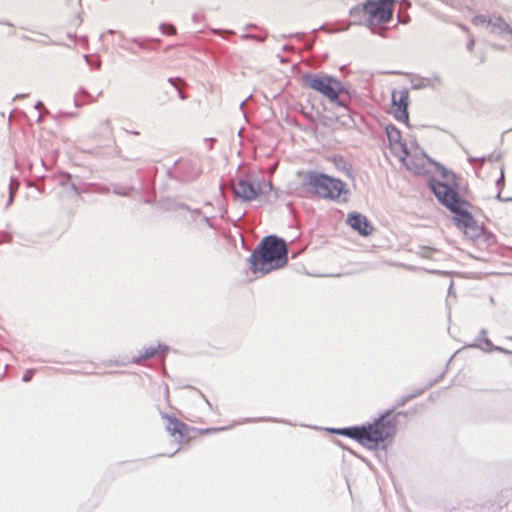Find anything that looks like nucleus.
Here are the masks:
<instances>
[{
  "label": "nucleus",
  "mask_w": 512,
  "mask_h": 512,
  "mask_svg": "<svg viewBox=\"0 0 512 512\" xmlns=\"http://www.w3.org/2000/svg\"><path fill=\"white\" fill-rule=\"evenodd\" d=\"M401 414L402 413L399 412L393 415V410H389L376 419L374 423L363 426L333 429L331 431L355 439L366 448L375 450L381 443L386 440H391L395 436L397 417Z\"/></svg>",
  "instance_id": "nucleus-1"
},
{
  "label": "nucleus",
  "mask_w": 512,
  "mask_h": 512,
  "mask_svg": "<svg viewBox=\"0 0 512 512\" xmlns=\"http://www.w3.org/2000/svg\"><path fill=\"white\" fill-rule=\"evenodd\" d=\"M430 188L439 202L455 214L454 221L459 229L471 239L481 234V228L466 209L468 202L462 199L455 189L437 180L430 181Z\"/></svg>",
  "instance_id": "nucleus-2"
},
{
  "label": "nucleus",
  "mask_w": 512,
  "mask_h": 512,
  "mask_svg": "<svg viewBox=\"0 0 512 512\" xmlns=\"http://www.w3.org/2000/svg\"><path fill=\"white\" fill-rule=\"evenodd\" d=\"M253 273L267 274L284 267L288 262L286 242L277 236L264 237L249 257Z\"/></svg>",
  "instance_id": "nucleus-3"
},
{
  "label": "nucleus",
  "mask_w": 512,
  "mask_h": 512,
  "mask_svg": "<svg viewBox=\"0 0 512 512\" xmlns=\"http://www.w3.org/2000/svg\"><path fill=\"white\" fill-rule=\"evenodd\" d=\"M303 186L316 196L337 202H346L348 190L346 184L338 178L317 171H309L303 180Z\"/></svg>",
  "instance_id": "nucleus-4"
},
{
  "label": "nucleus",
  "mask_w": 512,
  "mask_h": 512,
  "mask_svg": "<svg viewBox=\"0 0 512 512\" xmlns=\"http://www.w3.org/2000/svg\"><path fill=\"white\" fill-rule=\"evenodd\" d=\"M305 86L325 96L331 103L347 108L350 100L349 92L342 82L327 74L303 75Z\"/></svg>",
  "instance_id": "nucleus-5"
},
{
  "label": "nucleus",
  "mask_w": 512,
  "mask_h": 512,
  "mask_svg": "<svg viewBox=\"0 0 512 512\" xmlns=\"http://www.w3.org/2000/svg\"><path fill=\"white\" fill-rule=\"evenodd\" d=\"M394 3L395 2H362L361 5L352 10V13L360 10L361 7L364 23L373 33L382 34L377 27L380 24L390 21L394 11Z\"/></svg>",
  "instance_id": "nucleus-6"
},
{
  "label": "nucleus",
  "mask_w": 512,
  "mask_h": 512,
  "mask_svg": "<svg viewBox=\"0 0 512 512\" xmlns=\"http://www.w3.org/2000/svg\"><path fill=\"white\" fill-rule=\"evenodd\" d=\"M472 23L475 26H483L490 33L496 35L509 34L512 38V29L509 24L499 16L476 15L472 18Z\"/></svg>",
  "instance_id": "nucleus-7"
},
{
  "label": "nucleus",
  "mask_w": 512,
  "mask_h": 512,
  "mask_svg": "<svg viewBox=\"0 0 512 512\" xmlns=\"http://www.w3.org/2000/svg\"><path fill=\"white\" fill-rule=\"evenodd\" d=\"M262 193L259 183L246 179H239L233 185V194L235 197L244 201H251Z\"/></svg>",
  "instance_id": "nucleus-8"
},
{
  "label": "nucleus",
  "mask_w": 512,
  "mask_h": 512,
  "mask_svg": "<svg viewBox=\"0 0 512 512\" xmlns=\"http://www.w3.org/2000/svg\"><path fill=\"white\" fill-rule=\"evenodd\" d=\"M347 223L352 229L357 231L362 236H368L373 231V226L368 221L367 217L358 213L351 212L348 214Z\"/></svg>",
  "instance_id": "nucleus-9"
},
{
  "label": "nucleus",
  "mask_w": 512,
  "mask_h": 512,
  "mask_svg": "<svg viewBox=\"0 0 512 512\" xmlns=\"http://www.w3.org/2000/svg\"><path fill=\"white\" fill-rule=\"evenodd\" d=\"M162 417L167 420L166 429L172 436L178 435L179 440H182L187 435L188 426L185 423L167 414H162Z\"/></svg>",
  "instance_id": "nucleus-10"
},
{
  "label": "nucleus",
  "mask_w": 512,
  "mask_h": 512,
  "mask_svg": "<svg viewBox=\"0 0 512 512\" xmlns=\"http://www.w3.org/2000/svg\"><path fill=\"white\" fill-rule=\"evenodd\" d=\"M409 92L408 89L402 88L392 92V105L393 107L408 108Z\"/></svg>",
  "instance_id": "nucleus-11"
},
{
  "label": "nucleus",
  "mask_w": 512,
  "mask_h": 512,
  "mask_svg": "<svg viewBox=\"0 0 512 512\" xmlns=\"http://www.w3.org/2000/svg\"><path fill=\"white\" fill-rule=\"evenodd\" d=\"M169 347L166 345L159 344L157 348L149 347L144 350V353L140 354L137 358L134 359V363L140 364L142 361L152 358L158 354V352H167Z\"/></svg>",
  "instance_id": "nucleus-12"
},
{
  "label": "nucleus",
  "mask_w": 512,
  "mask_h": 512,
  "mask_svg": "<svg viewBox=\"0 0 512 512\" xmlns=\"http://www.w3.org/2000/svg\"><path fill=\"white\" fill-rule=\"evenodd\" d=\"M483 343L487 346V349H486V348H484V347H482V346H480L479 344H472V345H470V347H472V348H479V349H481V350H483V351H485V352H489V351H498V352H501V353H504V354H512V351L507 350V349H505V348H502V347H500V346H496V345H494V344L491 342V340H490V339H488V338H485V339L483 340Z\"/></svg>",
  "instance_id": "nucleus-13"
},
{
  "label": "nucleus",
  "mask_w": 512,
  "mask_h": 512,
  "mask_svg": "<svg viewBox=\"0 0 512 512\" xmlns=\"http://www.w3.org/2000/svg\"><path fill=\"white\" fill-rule=\"evenodd\" d=\"M394 108V117L400 121L407 123L409 120L408 108L401 107H393Z\"/></svg>",
  "instance_id": "nucleus-14"
},
{
  "label": "nucleus",
  "mask_w": 512,
  "mask_h": 512,
  "mask_svg": "<svg viewBox=\"0 0 512 512\" xmlns=\"http://www.w3.org/2000/svg\"><path fill=\"white\" fill-rule=\"evenodd\" d=\"M168 81L179 91V97L182 100H185L187 96L181 91V88L184 85L183 80L181 78H169Z\"/></svg>",
  "instance_id": "nucleus-15"
},
{
  "label": "nucleus",
  "mask_w": 512,
  "mask_h": 512,
  "mask_svg": "<svg viewBox=\"0 0 512 512\" xmlns=\"http://www.w3.org/2000/svg\"><path fill=\"white\" fill-rule=\"evenodd\" d=\"M387 135L390 141H398L400 138V132L395 127H388L387 128Z\"/></svg>",
  "instance_id": "nucleus-16"
},
{
  "label": "nucleus",
  "mask_w": 512,
  "mask_h": 512,
  "mask_svg": "<svg viewBox=\"0 0 512 512\" xmlns=\"http://www.w3.org/2000/svg\"><path fill=\"white\" fill-rule=\"evenodd\" d=\"M160 30L163 34L173 35L176 33V29L171 24L163 23L160 25Z\"/></svg>",
  "instance_id": "nucleus-17"
},
{
  "label": "nucleus",
  "mask_w": 512,
  "mask_h": 512,
  "mask_svg": "<svg viewBox=\"0 0 512 512\" xmlns=\"http://www.w3.org/2000/svg\"><path fill=\"white\" fill-rule=\"evenodd\" d=\"M242 38L243 39H252V40H255L258 42H264L266 40V35L258 36V35H253V34H244V35H242Z\"/></svg>",
  "instance_id": "nucleus-18"
},
{
  "label": "nucleus",
  "mask_w": 512,
  "mask_h": 512,
  "mask_svg": "<svg viewBox=\"0 0 512 512\" xmlns=\"http://www.w3.org/2000/svg\"><path fill=\"white\" fill-rule=\"evenodd\" d=\"M132 42L135 43L136 45H138L140 48H146L145 41H143V40H140L138 38H134V39H132ZM146 42H156V43H159V40L158 39H148V40H146Z\"/></svg>",
  "instance_id": "nucleus-19"
},
{
  "label": "nucleus",
  "mask_w": 512,
  "mask_h": 512,
  "mask_svg": "<svg viewBox=\"0 0 512 512\" xmlns=\"http://www.w3.org/2000/svg\"><path fill=\"white\" fill-rule=\"evenodd\" d=\"M468 160H469V162H470L471 164H476V163H477V164L479 165V167H482V166H483V164H484V163H485V161H486V158H484V157L477 158V157L469 156V157H468Z\"/></svg>",
  "instance_id": "nucleus-20"
},
{
  "label": "nucleus",
  "mask_w": 512,
  "mask_h": 512,
  "mask_svg": "<svg viewBox=\"0 0 512 512\" xmlns=\"http://www.w3.org/2000/svg\"><path fill=\"white\" fill-rule=\"evenodd\" d=\"M435 252L434 249L432 248H429V247H422L421 248V251H420V254L423 256V257H426V258H431L432 257V254Z\"/></svg>",
  "instance_id": "nucleus-21"
},
{
  "label": "nucleus",
  "mask_w": 512,
  "mask_h": 512,
  "mask_svg": "<svg viewBox=\"0 0 512 512\" xmlns=\"http://www.w3.org/2000/svg\"><path fill=\"white\" fill-rule=\"evenodd\" d=\"M214 34L216 35H220V36H225V35H232L234 34V31L232 30H222V29H213L212 30Z\"/></svg>",
  "instance_id": "nucleus-22"
},
{
  "label": "nucleus",
  "mask_w": 512,
  "mask_h": 512,
  "mask_svg": "<svg viewBox=\"0 0 512 512\" xmlns=\"http://www.w3.org/2000/svg\"><path fill=\"white\" fill-rule=\"evenodd\" d=\"M402 150H403V153H404V157H402V158H401V161L405 164V166H406L408 169H412L411 165H410L408 162H406V157H408L409 152H408V150H407V148H406V146H405V145H403Z\"/></svg>",
  "instance_id": "nucleus-23"
},
{
  "label": "nucleus",
  "mask_w": 512,
  "mask_h": 512,
  "mask_svg": "<svg viewBox=\"0 0 512 512\" xmlns=\"http://www.w3.org/2000/svg\"><path fill=\"white\" fill-rule=\"evenodd\" d=\"M427 86H432V84H431L430 80L426 79L422 83L414 85V89H421V88H424V87H427Z\"/></svg>",
  "instance_id": "nucleus-24"
},
{
  "label": "nucleus",
  "mask_w": 512,
  "mask_h": 512,
  "mask_svg": "<svg viewBox=\"0 0 512 512\" xmlns=\"http://www.w3.org/2000/svg\"><path fill=\"white\" fill-rule=\"evenodd\" d=\"M33 373H34V371H33V370H27V371L24 373L22 380H23L24 382H28V381H30V380L32 379Z\"/></svg>",
  "instance_id": "nucleus-25"
},
{
  "label": "nucleus",
  "mask_w": 512,
  "mask_h": 512,
  "mask_svg": "<svg viewBox=\"0 0 512 512\" xmlns=\"http://www.w3.org/2000/svg\"><path fill=\"white\" fill-rule=\"evenodd\" d=\"M415 396H416L415 394H412V395H409V396H406V397L402 398L399 401L398 406H404L408 401L413 399Z\"/></svg>",
  "instance_id": "nucleus-26"
},
{
  "label": "nucleus",
  "mask_w": 512,
  "mask_h": 512,
  "mask_svg": "<svg viewBox=\"0 0 512 512\" xmlns=\"http://www.w3.org/2000/svg\"><path fill=\"white\" fill-rule=\"evenodd\" d=\"M84 59L85 61L89 64V65H93L92 61H91V58L89 55H84ZM100 65H101V62L100 61H97L96 63H94V66L98 69L100 68Z\"/></svg>",
  "instance_id": "nucleus-27"
},
{
  "label": "nucleus",
  "mask_w": 512,
  "mask_h": 512,
  "mask_svg": "<svg viewBox=\"0 0 512 512\" xmlns=\"http://www.w3.org/2000/svg\"><path fill=\"white\" fill-rule=\"evenodd\" d=\"M429 80L431 81V84H432L431 87H435L436 84L437 85L442 84L441 78L438 75L434 76L432 79H429Z\"/></svg>",
  "instance_id": "nucleus-28"
},
{
  "label": "nucleus",
  "mask_w": 512,
  "mask_h": 512,
  "mask_svg": "<svg viewBox=\"0 0 512 512\" xmlns=\"http://www.w3.org/2000/svg\"><path fill=\"white\" fill-rule=\"evenodd\" d=\"M114 193L117 194V195H122V196H127L128 195L126 189H124L122 187L115 188L114 189Z\"/></svg>",
  "instance_id": "nucleus-29"
},
{
  "label": "nucleus",
  "mask_w": 512,
  "mask_h": 512,
  "mask_svg": "<svg viewBox=\"0 0 512 512\" xmlns=\"http://www.w3.org/2000/svg\"><path fill=\"white\" fill-rule=\"evenodd\" d=\"M35 109L38 110V111H41L43 109L45 113H48V110L45 109L44 104L41 101H38L35 104Z\"/></svg>",
  "instance_id": "nucleus-30"
},
{
  "label": "nucleus",
  "mask_w": 512,
  "mask_h": 512,
  "mask_svg": "<svg viewBox=\"0 0 512 512\" xmlns=\"http://www.w3.org/2000/svg\"><path fill=\"white\" fill-rule=\"evenodd\" d=\"M496 184H497L498 187H501V186L504 185V171H503V169H501V176L497 180Z\"/></svg>",
  "instance_id": "nucleus-31"
},
{
  "label": "nucleus",
  "mask_w": 512,
  "mask_h": 512,
  "mask_svg": "<svg viewBox=\"0 0 512 512\" xmlns=\"http://www.w3.org/2000/svg\"><path fill=\"white\" fill-rule=\"evenodd\" d=\"M487 334V330L486 329H481L480 331V337L478 338V341L482 342L483 343V340L486 338Z\"/></svg>",
  "instance_id": "nucleus-32"
},
{
  "label": "nucleus",
  "mask_w": 512,
  "mask_h": 512,
  "mask_svg": "<svg viewBox=\"0 0 512 512\" xmlns=\"http://www.w3.org/2000/svg\"><path fill=\"white\" fill-rule=\"evenodd\" d=\"M474 45H475V41L474 39H471L468 43H467V50L468 51H472L473 48H474Z\"/></svg>",
  "instance_id": "nucleus-33"
},
{
  "label": "nucleus",
  "mask_w": 512,
  "mask_h": 512,
  "mask_svg": "<svg viewBox=\"0 0 512 512\" xmlns=\"http://www.w3.org/2000/svg\"><path fill=\"white\" fill-rule=\"evenodd\" d=\"M26 97H28V94H17L14 97V100L23 99V98H26Z\"/></svg>",
  "instance_id": "nucleus-34"
},
{
  "label": "nucleus",
  "mask_w": 512,
  "mask_h": 512,
  "mask_svg": "<svg viewBox=\"0 0 512 512\" xmlns=\"http://www.w3.org/2000/svg\"><path fill=\"white\" fill-rule=\"evenodd\" d=\"M9 194H10V195H9L8 205H10V204L12 203V201H13V196H14L13 191H11Z\"/></svg>",
  "instance_id": "nucleus-35"
},
{
  "label": "nucleus",
  "mask_w": 512,
  "mask_h": 512,
  "mask_svg": "<svg viewBox=\"0 0 512 512\" xmlns=\"http://www.w3.org/2000/svg\"><path fill=\"white\" fill-rule=\"evenodd\" d=\"M16 189H17V186H16V187H14V183H13V182H11V184H10V192H11V191H13V194H14V193H15V191H16Z\"/></svg>",
  "instance_id": "nucleus-36"
},
{
  "label": "nucleus",
  "mask_w": 512,
  "mask_h": 512,
  "mask_svg": "<svg viewBox=\"0 0 512 512\" xmlns=\"http://www.w3.org/2000/svg\"><path fill=\"white\" fill-rule=\"evenodd\" d=\"M452 286H453V282L451 281V283H450V287H449V291H448V295H449V296H451V295L453 294Z\"/></svg>",
  "instance_id": "nucleus-37"
},
{
  "label": "nucleus",
  "mask_w": 512,
  "mask_h": 512,
  "mask_svg": "<svg viewBox=\"0 0 512 512\" xmlns=\"http://www.w3.org/2000/svg\"><path fill=\"white\" fill-rule=\"evenodd\" d=\"M265 420L264 418H259V419H249L248 421H251V422H254V421H263Z\"/></svg>",
  "instance_id": "nucleus-38"
},
{
  "label": "nucleus",
  "mask_w": 512,
  "mask_h": 512,
  "mask_svg": "<svg viewBox=\"0 0 512 512\" xmlns=\"http://www.w3.org/2000/svg\"><path fill=\"white\" fill-rule=\"evenodd\" d=\"M283 50H284V51H290V50H291V48H290L288 45H285V46L283 47Z\"/></svg>",
  "instance_id": "nucleus-39"
},
{
  "label": "nucleus",
  "mask_w": 512,
  "mask_h": 512,
  "mask_svg": "<svg viewBox=\"0 0 512 512\" xmlns=\"http://www.w3.org/2000/svg\"><path fill=\"white\" fill-rule=\"evenodd\" d=\"M401 4H404L405 6H410L411 2H408V1H405V2H400Z\"/></svg>",
  "instance_id": "nucleus-40"
},
{
  "label": "nucleus",
  "mask_w": 512,
  "mask_h": 512,
  "mask_svg": "<svg viewBox=\"0 0 512 512\" xmlns=\"http://www.w3.org/2000/svg\"><path fill=\"white\" fill-rule=\"evenodd\" d=\"M42 121V114L40 113L38 118H37V122H41Z\"/></svg>",
  "instance_id": "nucleus-41"
},
{
  "label": "nucleus",
  "mask_w": 512,
  "mask_h": 512,
  "mask_svg": "<svg viewBox=\"0 0 512 512\" xmlns=\"http://www.w3.org/2000/svg\"><path fill=\"white\" fill-rule=\"evenodd\" d=\"M202 220H203V222H205L206 224H209V220H208V218L203 217V218H202Z\"/></svg>",
  "instance_id": "nucleus-42"
},
{
  "label": "nucleus",
  "mask_w": 512,
  "mask_h": 512,
  "mask_svg": "<svg viewBox=\"0 0 512 512\" xmlns=\"http://www.w3.org/2000/svg\"><path fill=\"white\" fill-rule=\"evenodd\" d=\"M107 33H109V34H114V33H116V31H115V30H112V29H109V30L107 31Z\"/></svg>",
  "instance_id": "nucleus-43"
},
{
  "label": "nucleus",
  "mask_w": 512,
  "mask_h": 512,
  "mask_svg": "<svg viewBox=\"0 0 512 512\" xmlns=\"http://www.w3.org/2000/svg\"><path fill=\"white\" fill-rule=\"evenodd\" d=\"M246 101H242L241 104H240V108L242 109L245 105Z\"/></svg>",
  "instance_id": "nucleus-44"
},
{
  "label": "nucleus",
  "mask_w": 512,
  "mask_h": 512,
  "mask_svg": "<svg viewBox=\"0 0 512 512\" xmlns=\"http://www.w3.org/2000/svg\"><path fill=\"white\" fill-rule=\"evenodd\" d=\"M256 26L255 25H248L247 28H255Z\"/></svg>",
  "instance_id": "nucleus-45"
},
{
  "label": "nucleus",
  "mask_w": 512,
  "mask_h": 512,
  "mask_svg": "<svg viewBox=\"0 0 512 512\" xmlns=\"http://www.w3.org/2000/svg\"><path fill=\"white\" fill-rule=\"evenodd\" d=\"M82 92H83V94H84V95H87V96H88L87 91L83 90Z\"/></svg>",
  "instance_id": "nucleus-46"
},
{
  "label": "nucleus",
  "mask_w": 512,
  "mask_h": 512,
  "mask_svg": "<svg viewBox=\"0 0 512 512\" xmlns=\"http://www.w3.org/2000/svg\"><path fill=\"white\" fill-rule=\"evenodd\" d=\"M270 420L273 421V422H277V419H270Z\"/></svg>",
  "instance_id": "nucleus-47"
}]
</instances>
